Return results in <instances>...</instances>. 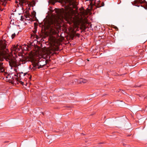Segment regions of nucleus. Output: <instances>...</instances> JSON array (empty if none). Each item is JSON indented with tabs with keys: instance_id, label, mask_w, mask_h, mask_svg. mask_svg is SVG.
Instances as JSON below:
<instances>
[{
	"instance_id": "6e6552de",
	"label": "nucleus",
	"mask_w": 147,
	"mask_h": 147,
	"mask_svg": "<svg viewBox=\"0 0 147 147\" xmlns=\"http://www.w3.org/2000/svg\"><path fill=\"white\" fill-rule=\"evenodd\" d=\"M37 31V28L36 27H35L34 28V30L33 31V32L34 33V34H35L36 32Z\"/></svg>"
},
{
	"instance_id": "39448f33",
	"label": "nucleus",
	"mask_w": 147,
	"mask_h": 147,
	"mask_svg": "<svg viewBox=\"0 0 147 147\" xmlns=\"http://www.w3.org/2000/svg\"><path fill=\"white\" fill-rule=\"evenodd\" d=\"M18 2L20 4L22 5H26V4H28L27 0H16V3H18Z\"/></svg>"
},
{
	"instance_id": "f8f14e48",
	"label": "nucleus",
	"mask_w": 147,
	"mask_h": 147,
	"mask_svg": "<svg viewBox=\"0 0 147 147\" xmlns=\"http://www.w3.org/2000/svg\"><path fill=\"white\" fill-rule=\"evenodd\" d=\"M32 36H33V35L31 34V37H32Z\"/></svg>"
},
{
	"instance_id": "4468645a",
	"label": "nucleus",
	"mask_w": 147,
	"mask_h": 147,
	"mask_svg": "<svg viewBox=\"0 0 147 147\" xmlns=\"http://www.w3.org/2000/svg\"><path fill=\"white\" fill-rule=\"evenodd\" d=\"M87 61H89V60L88 59H87Z\"/></svg>"
},
{
	"instance_id": "ddd939ff",
	"label": "nucleus",
	"mask_w": 147,
	"mask_h": 147,
	"mask_svg": "<svg viewBox=\"0 0 147 147\" xmlns=\"http://www.w3.org/2000/svg\"><path fill=\"white\" fill-rule=\"evenodd\" d=\"M31 78V76H30V77H29V78L30 79V78Z\"/></svg>"
},
{
	"instance_id": "7ed1b4c3",
	"label": "nucleus",
	"mask_w": 147,
	"mask_h": 147,
	"mask_svg": "<svg viewBox=\"0 0 147 147\" xmlns=\"http://www.w3.org/2000/svg\"><path fill=\"white\" fill-rule=\"evenodd\" d=\"M46 59H40L38 62L36 61H33L32 62V65L30 66V67L32 68L33 70L37 68L39 69L46 64Z\"/></svg>"
},
{
	"instance_id": "f257e3e1",
	"label": "nucleus",
	"mask_w": 147,
	"mask_h": 147,
	"mask_svg": "<svg viewBox=\"0 0 147 147\" xmlns=\"http://www.w3.org/2000/svg\"><path fill=\"white\" fill-rule=\"evenodd\" d=\"M58 2L63 4L65 7V10L56 9L55 15L53 16V18L48 22L47 28L49 29L51 32L55 34L56 32L55 30L60 28V23L64 18L69 23L73 22L74 27H78L80 24L82 22L81 16L78 14L75 15L73 17L69 14V12L71 10L70 6L74 7L75 5L74 0H59Z\"/></svg>"
},
{
	"instance_id": "20e7f679",
	"label": "nucleus",
	"mask_w": 147,
	"mask_h": 147,
	"mask_svg": "<svg viewBox=\"0 0 147 147\" xmlns=\"http://www.w3.org/2000/svg\"><path fill=\"white\" fill-rule=\"evenodd\" d=\"M27 74V73H23L22 72L20 73V74L19 75L20 80H19L17 79H16V80L17 81V84H19V83H20L21 84L23 85L24 82L22 81L21 80L22 79L21 78L22 77H24L25 76L27 77V76L26 75Z\"/></svg>"
},
{
	"instance_id": "423d86ee",
	"label": "nucleus",
	"mask_w": 147,
	"mask_h": 147,
	"mask_svg": "<svg viewBox=\"0 0 147 147\" xmlns=\"http://www.w3.org/2000/svg\"><path fill=\"white\" fill-rule=\"evenodd\" d=\"M11 50L12 52L13 51L17 52L19 50V49L18 48V47L15 45L13 46V47L11 48Z\"/></svg>"
},
{
	"instance_id": "f03ea898",
	"label": "nucleus",
	"mask_w": 147,
	"mask_h": 147,
	"mask_svg": "<svg viewBox=\"0 0 147 147\" xmlns=\"http://www.w3.org/2000/svg\"><path fill=\"white\" fill-rule=\"evenodd\" d=\"M6 42L5 40H0V57H4L6 61H8L9 65L11 67L17 66L16 60L11 54L9 53V51L6 48Z\"/></svg>"
},
{
	"instance_id": "0eeeda50",
	"label": "nucleus",
	"mask_w": 147,
	"mask_h": 147,
	"mask_svg": "<svg viewBox=\"0 0 147 147\" xmlns=\"http://www.w3.org/2000/svg\"><path fill=\"white\" fill-rule=\"evenodd\" d=\"M5 71V69L3 65V63H0V72H3Z\"/></svg>"
},
{
	"instance_id": "9d476101",
	"label": "nucleus",
	"mask_w": 147,
	"mask_h": 147,
	"mask_svg": "<svg viewBox=\"0 0 147 147\" xmlns=\"http://www.w3.org/2000/svg\"><path fill=\"white\" fill-rule=\"evenodd\" d=\"M87 82V81L84 79H82V80L81 81V82H82L84 83H86Z\"/></svg>"
},
{
	"instance_id": "9b49d317",
	"label": "nucleus",
	"mask_w": 147,
	"mask_h": 147,
	"mask_svg": "<svg viewBox=\"0 0 147 147\" xmlns=\"http://www.w3.org/2000/svg\"><path fill=\"white\" fill-rule=\"evenodd\" d=\"M16 36V34L15 33H14V34H12L11 35V38H12V39H13V38L14 37H15Z\"/></svg>"
},
{
	"instance_id": "1a4fd4ad",
	"label": "nucleus",
	"mask_w": 147,
	"mask_h": 147,
	"mask_svg": "<svg viewBox=\"0 0 147 147\" xmlns=\"http://www.w3.org/2000/svg\"><path fill=\"white\" fill-rule=\"evenodd\" d=\"M33 36L34 37L36 38L37 39H38L39 38V37L36 34H34Z\"/></svg>"
}]
</instances>
